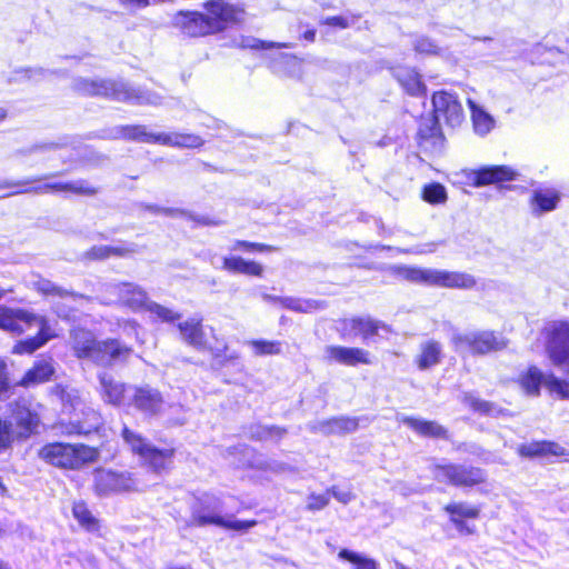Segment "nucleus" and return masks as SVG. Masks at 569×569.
<instances>
[{
  "mask_svg": "<svg viewBox=\"0 0 569 569\" xmlns=\"http://www.w3.org/2000/svg\"><path fill=\"white\" fill-rule=\"evenodd\" d=\"M107 290L109 296L103 298L104 303H122L134 311H147L163 322H172L180 317L173 310L150 301L147 293L132 283L112 284Z\"/></svg>",
  "mask_w": 569,
  "mask_h": 569,
  "instance_id": "nucleus-1",
  "label": "nucleus"
},
{
  "mask_svg": "<svg viewBox=\"0 0 569 569\" xmlns=\"http://www.w3.org/2000/svg\"><path fill=\"white\" fill-rule=\"evenodd\" d=\"M391 271L396 277L402 280L427 286L469 289L476 284L473 277L463 272H452L403 264L393 266Z\"/></svg>",
  "mask_w": 569,
  "mask_h": 569,
  "instance_id": "nucleus-2",
  "label": "nucleus"
},
{
  "mask_svg": "<svg viewBox=\"0 0 569 569\" xmlns=\"http://www.w3.org/2000/svg\"><path fill=\"white\" fill-rule=\"evenodd\" d=\"M73 348L79 358H88L101 365L126 360L132 349L119 340L97 342L93 335L86 330L73 331Z\"/></svg>",
  "mask_w": 569,
  "mask_h": 569,
  "instance_id": "nucleus-3",
  "label": "nucleus"
},
{
  "mask_svg": "<svg viewBox=\"0 0 569 569\" xmlns=\"http://www.w3.org/2000/svg\"><path fill=\"white\" fill-rule=\"evenodd\" d=\"M40 456L50 465L63 469H80L98 459V450L84 445L50 443L44 446Z\"/></svg>",
  "mask_w": 569,
  "mask_h": 569,
  "instance_id": "nucleus-4",
  "label": "nucleus"
},
{
  "mask_svg": "<svg viewBox=\"0 0 569 569\" xmlns=\"http://www.w3.org/2000/svg\"><path fill=\"white\" fill-rule=\"evenodd\" d=\"M121 437L130 451L139 458L140 462L153 472L160 473L171 467L173 449H158L140 433L128 427H123Z\"/></svg>",
  "mask_w": 569,
  "mask_h": 569,
  "instance_id": "nucleus-5",
  "label": "nucleus"
},
{
  "mask_svg": "<svg viewBox=\"0 0 569 569\" xmlns=\"http://www.w3.org/2000/svg\"><path fill=\"white\" fill-rule=\"evenodd\" d=\"M221 509L219 498L212 495H202L192 507V523L198 526L216 525L234 531H246L257 525L256 520L242 521L231 516L222 517Z\"/></svg>",
  "mask_w": 569,
  "mask_h": 569,
  "instance_id": "nucleus-6",
  "label": "nucleus"
},
{
  "mask_svg": "<svg viewBox=\"0 0 569 569\" xmlns=\"http://www.w3.org/2000/svg\"><path fill=\"white\" fill-rule=\"evenodd\" d=\"M435 118L430 119L431 126L425 129L420 126L419 133L422 138H433L440 132L439 123L443 121L451 128L458 127L465 119V113L458 97L449 91H438L432 96Z\"/></svg>",
  "mask_w": 569,
  "mask_h": 569,
  "instance_id": "nucleus-7",
  "label": "nucleus"
},
{
  "mask_svg": "<svg viewBox=\"0 0 569 569\" xmlns=\"http://www.w3.org/2000/svg\"><path fill=\"white\" fill-rule=\"evenodd\" d=\"M451 342L458 352L477 355L499 351L508 345L502 335L488 330L456 332L451 338Z\"/></svg>",
  "mask_w": 569,
  "mask_h": 569,
  "instance_id": "nucleus-8",
  "label": "nucleus"
},
{
  "mask_svg": "<svg viewBox=\"0 0 569 569\" xmlns=\"http://www.w3.org/2000/svg\"><path fill=\"white\" fill-rule=\"evenodd\" d=\"M58 397L63 405V410L72 413L70 418L72 432L90 433L100 426L99 415L90 408H84L76 390L58 388Z\"/></svg>",
  "mask_w": 569,
  "mask_h": 569,
  "instance_id": "nucleus-9",
  "label": "nucleus"
},
{
  "mask_svg": "<svg viewBox=\"0 0 569 569\" xmlns=\"http://www.w3.org/2000/svg\"><path fill=\"white\" fill-rule=\"evenodd\" d=\"M526 395L538 396L543 385L548 391L560 399H569V379H560L553 375H543L537 367H530L518 379Z\"/></svg>",
  "mask_w": 569,
  "mask_h": 569,
  "instance_id": "nucleus-10",
  "label": "nucleus"
},
{
  "mask_svg": "<svg viewBox=\"0 0 569 569\" xmlns=\"http://www.w3.org/2000/svg\"><path fill=\"white\" fill-rule=\"evenodd\" d=\"M546 333L550 361L569 373V322L555 321L546 328Z\"/></svg>",
  "mask_w": 569,
  "mask_h": 569,
  "instance_id": "nucleus-11",
  "label": "nucleus"
},
{
  "mask_svg": "<svg viewBox=\"0 0 569 569\" xmlns=\"http://www.w3.org/2000/svg\"><path fill=\"white\" fill-rule=\"evenodd\" d=\"M123 136L129 139H136L146 142H159L173 147L196 148L202 144V139L196 134L189 133H151L144 127L133 126L123 129Z\"/></svg>",
  "mask_w": 569,
  "mask_h": 569,
  "instance_id": "nucleus-12",
  "label": "nucleus"
},
{
  "mask_svg": "<svg viewBox=\"0 0 569 569\" xmlns=\"http://www.w3.org/2000/svg\"><path fill=\"white\" fill-rule=\"evenodd\" d=\"M433 476L440 482L458 487H472L486 480V472L482 469L456 465H436Z\"/></svg>",
  "mask_w": 569,
  "mask_h": 569,
  "instance_id": "nucleus-13",
  "label": "nucleus"
},
{
  "mask_svg": "<svg viewBox=\"0 0 569 569\" xmlns=\"http://www.w3.org/2000/svg\"><path fill=\"white\" fill-rule=\"evenodd\" d=\"M78 90L87 94L110 96L117 100L137 99L140 103H157L156 97L136 96L131 90L127 89L124 84H117L110 81L81 80L78 83Z\"/></svg>",
  "mask_w": 569,
  "mask_h": 569,
  "instance_id": "nucleus-14",
  "label": "nucleus"
},
{
  "mask_svg": "<svg viewBox=\"0 0 569 569\" xmlns=\"http://www.w3.org/2000/svg\"><path fill=\"white\" fill-rule=\"evenodd\" d=\"M202 320L199 318H190L183 322L178 325V329L182 339L193 348L198 350H208L213 356L218 357L221 352L226 350V345L223 342H218L213 346L211 345L207 338L202 327Z\"/></svg>",
  "mask_w": 569,
  "mask_h": 569,
  "instance_id": "nucleus-15",
  "label": "nucleus"
},
{
  "mask_svg": "<svg viewBox=\"0 0 569 569\" xmlns=\"http://www.w3.org/2000/svg\"><path fill=\"white\" fill-rule=\"evenodd\" d=\"M468 182L473 187H483L500 182L513 181L518 172L509 166H485L466 172Z\"/></svg>",
  "mask_w": 569,
  "mask_h": 569,
  "instance_id": "nucleus-16",
  "label": "nucleus"
},
{
  "mask_svg": "<svg viewBox=\"0 0 569 569\" xmlns=\"http://www.w3.org/2000/svg\"><path fill=\"white\" fill-rule=\"evenodd\" d=\"M128 405L146 416H157L164 408V400L158 389L150 386L133 387Z\"/></svg>",
  "mask_w": 569,
  "mask_h": 569,
  "instance_id": "nucleus-17",
  "label": "nucleus"
},
{
  "mask_svg": "<svg viewBox=\"0 0 569 569\" xmlns=\"http://www.w3.org/2000/svg\"><path fill=\"white\" fill-rule=\"evenodd\" d=\"M323 359L329 363L350 367L372 363L370 352L362 348L333 345L323 349Z\"/></svg>",
  "mask_w": 569,
  "mask_h": 569,
  "instance_id": "nucleus-18",
  "label": "nucleus"
},
{
  "mask_svg": "<svg viewBox=\"0 0 569 569\" xmlns=\"http://www.w3.org/2000/svg\"><path fill=\"white\" fill-rule=\"evenodd\" d=\"M445 511L449 515V519L456 530L462 536L473 535L476 526L469 523L468 520L477 519L480 509L468 502H451L445 507Z\"/></svg>",
  "mask_w": 569,
  "mask_h": 569,
  "instance_id": "nucleus-19",
  "label": "nucleus"
},
{
  "mask_svg": "<svg viewBox=\"0 0 569 569\" xmlns=\"http://www.w3.org/2000/svg\"><path fill=\"white\" fill-rule=\"evenodd\" d=\"M174 26L191 37H202L213 33V22H208L204 13L197 11H180L173 18Z\"/></svg>",
  "mask_w": 569,
  "mask_h": 569,
  "instance_id": "nucleus-20",
  "label": "nucleus"
},
{
  "mask_svg": "<svg viewBox=\"0 0 569 569\" xmlns=\"http://www.w3.org/2000/svg\"><path fill=\"white\" fill-rule=\"evenodd\" d=\"M208 22H213L212 31L223 30L229 23L239 20L241 12L222 0H212L204 4Z\"/></svg>",
  "mask_w": 569,
  "mask_h": 569,
  "instance_id": "nucleus-21",
  "label": "nucleus"
},
{
  "mask_svg": "<svg viewBox=\"0 0 569 569\" xmlns=\"http://www.w3.org/2000/svg\"><path fill=\"white\" fill-rule=\"evenodd\" d=\"M380 328L385 326L380 322L368 318H351L345 319L340 322V332L342 337H361L363 341L369 340L371 337L379 332Z\"/></svg>",
  "mask_w": 569,
  "mask_h": 569,
  "instance_id": "nucleus-22",
  "label": "nucleus"
},
{
  "mask_svg": "<svg viewBox=\"0 0 569 569\" xmlns=\"http://www.w3.org/2000/svg\"><path fill=\"white\" fill-rule=\"evenodd\" d=\"M101 397L102 399L114 406L126 405L131 398V390L133 387H127L124 383L116 381L110 375L103 373L100 376Z\"/></svg>",
  "mask_w": 569,
  "mask_h": 569,
  "instance_id": "nucleus-23",
  "label": "nucleus"
},
{
  "mask_svg": "<svg viewBox=\"0 0 569 569\" xmlns=\"http://www.w3.org/2000/svg\"><path fill=\"white\" fill-rule=\"evenodd\" d=\"M34 317L21 309L0 308V328L12 333H22L32 327Z\"/></svg>",
  "mask_w": 569,
  "mask_h": 569,
  "instance_id": "nucleus-24",
  "label": "nucleus"
},
{
  "mask_svg": "<svg viewBox=\"0 0 569 569\" xmlns=\"http://www.w3.org/2000/svg\"><path fill=\"white\" fill-rule=\"evenodd\" d=\"M237 450L243 456V458L239 460V465L241 466H247L273 475L283 473L290 470V467L287 463L277 460H264L247 447H241Z\"/></svg>",
  "mask_w": 569,
  "mask_h": 569,
  "instance_id": "nucleus-25",
  "label": "nucleus"
},
{
  "mask_svg": "<svg viewBox=\"0 0 569 569\" xmlns=\"http://www.w3.org/2000/svg\"><path fill=\"white\" fill-rule=\"evenodd\" d=\"M561 199V193L556 188L540 187L532 191L530 208L533 214H542L553 211Z\"/></svg>",
  "mask_w": 569,
  "mask_h": 569,
  "instance_id": "nucleus-26",
  "label": "nucleus"
},
{
  "mask_svg": "<svg viewBox=\"0 0 569 569\" xmlns=\"http://www.w3.org/2000/svg\"><path fill=\"white\" fill-rule=\"evenodd\" d=\"M393 77L407 93L411 96L425 94L426 86L421 81L420 74L415 69L398 67L393 69Z\"/></svg>",
  "mask_w": 569,
  "mask_h": 569,
  "instance_id": "nucleus-27",
  "label": "nucleus"
},
{
  "mask_svg": "<svg viewBox=\"0 0 569 569\" xmlns=\"http://www.w3.org/2000/svg\"><path fill=\"white\" fill-rule=\"evenodd\" d=\"M471 112V121L476 134L485 137L492 131L496 126L495 118L471 98L467 99Z\"/></svg>",
  "mask_w": 569,
  "mask_h": 569,
  "instance_id": "nucleus-28",
  "label": "nucleus"
},
{
  "mask_svg": "<svg viewBox=\"0 0 569 569\" xmlns=\"http://www.w3.org/2000/svg\"><path fill=\"white\" fill-rule=\"evenodd\" d=\"M442 349L439 342L429 340L421 345L420 352L416 357V363L420 370H427L441 360Z\"/></svg>",
  "mask_w": 569,
  "mask_h": 569,
  "instance_id": "nucleus-29",
  "label": "nucleus"
},
{
  "mask_svg": "<svg viewBox=\"0 0 569 569\" xmlns=\"http://www.w3.org/2000/svg\"><path fill=\"white\" fill-rule=\"evenodd\" d=\"M519 453L525 457H540V456H565L566 449L555 442H532L522 445L519 448Z\"/></svg>",
  "mask_w": 569,
  "mask_h": 569,
  "instance_id": "nucleus-30",
  "label": "nucleus"
},
{
  "mask_svg": "<svg viewBox=\"0 0 569 569\" xmlns=\"http://www.w3.org/2000/svg\"><path fill=\"white\" fill-rule=\"evenodd\" d=\"M400 421L421 436L440 438L445 437L446 435L443 427L433 421H427L412 417H402Z\"/></svg>",
  "mask_w": 569,
  "mask_h": 569,
  "instance_id": "nucleus-31",
  "label": "nucleus"
},
{
  "mask_svg": "<svg viewBox=\"0 0 569 569\" xmlns=\"http://www.w3.org/2000/svg\"><path fill=\"white\" fill-rule=\"evenodd\" d=\"M301 67V60L288 53H279L271 66L276 73L289 77H300Z\"/></svg>",
  "mask_w": 569,
  "mask_h": 569,
  "instance_id": "nucleus-32",
  "label": "nucleus"
},
{
  "mask_svg": "<svg viewBox=\"0 0 569 569\" xmlns=\"http://www.w3.org/2000/svg\"><path fill=\"white\" fill-rule=\"evenodd\" d=\"M223 268L231 272H238L249 276H260L263 270L261 264L253 261H247L236 256L224 258Z\"/></svg>",
  "mask_w": 569,
  "mask_h": 569,
  "instance_id": "nucleus-33",
  "label": "nucleus"
},
{
  "mask_svg": "<svg viewBox=\"0 0 569 569\" xmlns=\"http://www.w3.org/2000/svg\"><path fill=\"white\" fill-rule=\"evenodd\" d=\"M358 420L355 418H335L319 425V430L323 433L351 432L358 428Z\"/></svg>",
  "mask_w": 569,
  "mask_h": 569,
  "instance_id": "nucleus-34",
  "label": "nucleus"
},
{
  "mask_svg": "<svg viewBox=\"0 0 569 569\" xmlns=\"http://www.w3.org/2000/svg\"><path fill=\"white\" fill-rule=\"evenodd\" d=\"M338 558L350 562L352 565V569H378L376 560L352 550H340Z\"/></svg>",
  "mask_w": 569,
  "mask_h": 569,
  "instance_id": "nucleus-35",
  "label": "nucleus"
},
{
  "mask_svg": "<svg viewBox=\"0 0 569 569\" xmlns=\"http://www.w3.org/2000/svg\"><path fill=\"white\" fill-rule=\"evenodd\" d=\"M13 419L16 423L23 429L20 432L21 436H27L32 432L33 415L28 408L26 400L17 402L16 409L13 410Z\"/></svg>",
  "mask_w": 569,
  "mask_h": 569,
  "instance_id": "nucleus-36",
  "label": "nucleus"
},
{
  "mask_svg": "<svg viewBox=\"0 0 569 569\" xmlns=\"http://www.w3.org/2000/svg\"><path fill=\"white\" fill-rule=\"evenodd\" d=\"M116 472L111 470H97L94 475V488L99 495H109L116 491Z\"/></svg>",
  "mask_w": 569,
  "mask_h": 569,
  "instance_id": "nucleus-37",
  "label": "nucleus"
},
{
  "mask_svg": "<svg viewBox=\"0 0 569 569\" xmlns=\"http://www.w3.org/2000/svg\"><path fill=\"white\" fill-rule=\"evenodd\" d=\"M247 345L256 356L279 355L282 350V343L277 340H250Z\"/></svg>",
  "mask_w": 569,
  "mask_h": 569,
  "instance_id": "nucleus-38",
  "label": "nucleus"
},
{
  "mask_svg": "<svg viewBox=\"0 0 569 569\" xmlns=\"http://www.w3.org/2000/svg\"><path fill=\"white\" fill-rule=\"evenodd\" d=\"M72 512L73 517L84 529L94 531L99 528L97 519L92 516L83 502H76L73 505Z\"/></svg>",
  "mask_w": 569,
  "mask_h": 569,
  "instance_id": "nucleus-39",
  "label": "nucleus"
},
{
  "mask_svg": "<svg viewBox=\"0 0 569 569\" xmlns=\"http://www.w3.org/2000/svg\"><path fill=\"white\" fill-rule=\"evenodd\" d=\"M447 198L446 189L440 183H431L423 189V199L430 203L443 202Z\"/></svg>",
  "mask_w": 569,
  "mask_h": 569,
  "instance_id": "nucleus-40",
  "label": "nucleus"
},
{
  "mask_svg": "<svg viewBox=\"0 0 569 569\" xmlns=\"http://www.w3.org/2000/svg\"><path fill=\"white\" fill-rule=\"evenodd\" d=\"M116 491H131L139 489V482L130 472H116Z\"/></svg>",
  "mask_w": 569,
  "mask_h": 569,
  "instance_id": "nucleus-41",
  "label": "nucleus"
},
{
  "mask_svg": "<svg viewBox=\"0 0 569 569\" xmlns=\"http://www.w3.org/2000/svg\"><path fill=\"white\" fill-rule=\"evenodd\" d=\"M283 305L291 310L300 311V312H310L320 307L319 302L316 300H302L296 298H286L283 300Z\"/></svg>",
  "mask_w": 569,
  "mask_h": 569,
  "instance_id": "nucleus-42",
  "label": "nucleus"
},
{
  "mask_svg": "<svg viewBox=\"0 0 569 569\" xmlns=\"http://www.w3.org/2000/svg\"><path fill=\"white\" fill-rule=\"evenodd\" d=\"M463 402L473 411L488 415H495L497 412L496 408L491 403L482 401L472 395H466L463 398Z\"/></svg>",
  "mask_w": 569,
  "mask_h": 569,
  "instance_id": "nucleus-43",
  "label": "nucleus"
},
{
  "mask_svg": "<svg viewBox=\"0 0 569 569\" xmlns=\"http://www.w3.org/2000/svg\"><path fill=\"white\" fill-rule=\"evenodd\" d=\"M240 46L242 48H249V49H263V50H269V49H273V48H277V49H281V48H289L291 47L290 44L288 43H280V42H264V41H260L258 39H254V38H243L241 40V43Z\"/></svg>",
  "mask_w": 569,
  "mask_h": 569,
  "instance_id": "nucleus-44",
  "label": "nucleus"
},
{
  "mask_svg": "<svg viewBox=\"0 0 569 569\" xmlns=\"http://www.w3.org/2000/svg\"><path fill=\"white\" fill-rule=\"evenodd\" d=\"M57 336L56 329L46 319L38 318V348Z\"/></svg>",
  "mask_w": 569,
  "mask_h": 569,
  "instance_id": "nucleus-45",
  "label": "nucleus"
},
{
  "mask_svg": "<svg viewBox=\"0 0 569 569\" xmlns=\"http://www.w3.org/2000/svg\"><path fill=\"white\" fill-rule=\"evenodd\" d=\"M232 250H244L248 252H269L272 251L273 248L263 243L248 242V241H237L232 247Z\"/></svg>",
  "mask_w": 569,
  "mask_h": 569,
  "instance_id": "nucleus-46",
  "label": "nucleus"
},
{
  "mask_svg": "<svg viewBox=\"0 0 569 569\" xmlns=\"http://www.w3.org/2000/svg\"><path fill=\"white\" fill-rule=\"evenodd\" d=\"M413 47L421 54H436L438 52V46L425 37L417 38Z\"/></svg>",
  "mask_w": 569,
  "mask_h": 569,
  "instance_id": "nucleus-47",
  "label": "nucleus"
},
{
  "mask_svg": "<svg viewBox=\"0 0 569 569\" xmlns=\"http://www.w3.org/2000/svg\"><path fill=\"white\" fill-rule=\"evenodd\" d=\"M329 491L320 495L311 493L308 497L307 507L309 510H321L329 503Z\"/></svg>",
  "mask_w": 569,
  "mask_h": 569,
  "instance_id": "nucleus-48",
  "label": "nucleus"
},
{
  "mask_svg": "<svg viewBox=\"0 0 569 569\" xmlns=\"http://www.w3.org/2000/svg\"><path fill=\"white\" fill-rule=\"evenodd\" d=\"M130 250L123 249L120 247H108V246H101L92 249V254L94 258H107L111 254L116 256H123Z\"/></svg>",
  "mask_w": 569,
  "mask_h": 569,
  "instance_id": "nucleus-49",
  "label": "nucleus"
},
{
  "mask_svg": "<svg viewBox=\"0 0 569 569\" xmlns=\"http://www.w3.org/2000/svg\"><path fill=\"white\" fill-rule=\"evenodd\" d=\"M54 369L50 359L41 358L38 360V382L40 380H47L51 377Z\"/></svg>",
  "mask_w": 569,
  "mask_h": 569,
  "instance_id": "nucleus-50",
  "label": "nucleus"
},
{
  "mask_svg": "<svg viewBox=\"0 0 569 569\" xmlns=\"http://www.w3.org/2000/svg\"><path fill=\"white\" fill-rule=\"evenodd\" d=\"M38 292H42L46 296L59 295L60 297H63L64 299L74 300L73 296H63L59 288H57L50 281H47V280L38 281Z\"/></svg>",
  "mask_w": 569,
  "mask_h": 569,
  "instance_id": "nucleus-51",
  "label": "nucleus"
},
{
  "mask_svg": "<svg viewBox=\"0 0 569 569\" xmlns=\"http://www.w3.org/2000/svg\"><path fill=\"white\" fill-rule=\"evenodd\" d=\"M36 351V339H28L23 341H19L14 348L13 352L18 355H32Z\"/></svg>",
  "mask_w": 569,
  "mask_h": 569,
  "instance_id": "nucleus-52",
  "label": "nucleus"
},
{
  "mask_svg": "<svg viewBox=\"0 0 569 569\" xmlns=\"http://www.w3.org/2000/svg\"><path fill=\"white\" fill-rule=\"evenodd\" d=\"M329 493H331L339 502H341L343 505L349 503L355 498V496L352 495V492L350 490H343V489H339L337 487H332L329 490Z\"/></svg>",
  "mask_w": 569,
  "mask_h": 569,
  "instance_id": "nucleus-53",
  "label": "nucleus"
},
{
  "mask_svg": "<svg viewBox=\"0 0 569 569\" xmlns=\"http://www.w3.org/2000/svg\"><path fill=\"white\" fill-rule=\"evenodd\" d=\"M355 18L349 17H331L326 20V23L339 28H348L353 24Z\"/></svg>",
  "mask_w": 569,
  "mask_h": 569,
  "instance_id": "nucleus-54",
  "label": "nucleus"
},
{
  "mask_svg": "<svg viewBox=\"0 0 569 569\" xmlns=\"http://www.w3.org/2000/svg\"><path fill=\"white\" fill-rule=\"evenodd\" d=\"M10 439L9 426L6 422L0 421V451L9 446Z\"/></svg>",
  "mask_w": 569,
  "mask_h": 569,
  "instance_id": "nucleus-55",
  "label": "nucleus"
},
{
  "mask_svg": "<svg viewBox=\"0 0 569 569\" xmlns=\"http://www.w3.org/2000/svg\"><path fill=\"white\" fill-rule=\"evenodd\" d=\"M68 189L77 193H92L94 190L82 181L73 182Z\"/></svg>",
  "mask_w": 569,
  "mask_h": 569,
  "instance_id": "nucleus-56",
  "label": "nucleus"
},
{
  "mask_svg": "<svg viewBox=\"0 0 569 569\" xmlns=\"http://www.w3.org/2000/svg\"><path fill=\"white\" fill-rule=\"evenodd\" d=\"M138 330H139V325L136 321L128 320V321L123 322V331L127 335H134L136 338L139 339Z\"/></svg>",
  "mask_w": 569,
  "mask_h": 569,
  "instance_id": "nucleus-57",
  "label": "nucleus"
},
{
  "mask_svg": "<svg viewBox=\"0 0 569 569\" xmlns=\"http://www.w3.org/2000/svg\"><path fill=\"white\" fill-rule=\"evenodd\" d=\"M129 8H144L150 4V0H119Z\"/></svg>",
  "mask_w": 569,
  "mask_h": 569,
  "instance_id": "nucleus-58",
  "label": "nucleus"
},
{
  "mask_svg": "<svg viewBox=\"0 0 569 569\" xmlns=\"http://www.w3.org/2000/svg\"><path fill=\"white\" fill-rule=\"evenodd\" d=\"M267 433H268L267 437L272 438V439H278V438L282 437V435L284 433V430L277 428V427H272V428L267 429Z\"/></svg>",
  "mask_w": 569,
  "mask_h": 569,
  "instance_id": "nucleus-59",
  "label": "nucleus"
},
{
  "mask_svg": "<svg viewBox=\"0 0 569 569\" xmlns=\"http://www.w3.org/2000/svg\"><path fill=\"white\" fill-rule=\"evenodd\" d=\"M34 380H36V368H31L27 372V375L23 379V383L29 385V383L33 382Z\"/></svg>",
  "mask_w": 569,
  "mask_h": 569,
  "instance_id": "nucleus-60",
  "label": "nucleus"
},
{
  "mask_svg": "<svg viewBox=\"0 0 569 569\" xmlns=\"http://www.w3.org/2000/svg\"><path fill=\"white\" fill-rule=\"evenodd\" d=\"M315 37H316V31L315 30H308L305 32L303 34V38L308 41H313L315 40Z\"/></svg>",
  "mask_w": 569,
  "mask_h": 569,
  "instance_id": "nucleus-61",
  "label": "nucleus"
},
{
  "mask_svg": "<svg viewBox=\"0 0 569 569\" xmlns=\"http://www.w3.org/2000/svg\"><path fill=\"white\" fill-rule=\"evenodd\" d=\"M433 251V249L430 247L428 249H415V250H407L406 252H411V253H426V252H431Z\"/></svg>",
  "mask_w": 569,
  "mask_h": 569,
  "instance_id": "nucleus-62",
  "label": "nucleus"
},
{
  "mask_svg": "<svg viewBox=\"0 0 569 569\" xmlns=\"http://www.w3.org/2000/svg\"><path fill=\"white\" fill-rule=\"evenodd\" d=\"M8 116V112L4 108H0V122L3 121Z\"/></svg>",
  "mask_w": 569,
  "mask_h": 569,
  "instance_id": "nucleus-63",
  "label": "nucleus"
},
{
  "mask_svg": "<svg viewBox=\"0 0 569 569\" xmlns=\"http://www.w3.org/2000/svg\"><path fill=\"white\" fill-rule=\"evenodd\" d=\"M6 387H7V383L4 380H0V392H2L3 390H6Z\"/></svg>",
  "mask_w": 569,
  "mask_h": 569,
  "instance_id": "nucleus-64",
  "label": "nucleus"
}]
</instances>
